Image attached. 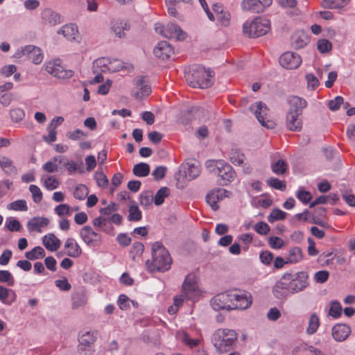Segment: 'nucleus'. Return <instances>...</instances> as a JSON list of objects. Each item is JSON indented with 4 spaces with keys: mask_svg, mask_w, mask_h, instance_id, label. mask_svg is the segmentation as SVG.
<instances>
[{
    "mask_svg": "<svg viewBox=\"0 0 355 355\" xmlns=\"http://www.w3.org/2000/svg\"><path fill=\"white\" fill-rule=\"evenodd\" d=\"M152 261L146 262L147 270L150 272H165L171 268L172 259L168 251L160 243L155 242L152 244Z\"/></svg>",
    "mask_w": 355,
    "mask_h": 355,
    "instance_id": "nucleus-1",
    "label": "nucleus"
},
{
    "mask_svg": "<svg viewBox=\"0 0 355 355\" xmlns=\"http://www.w3.org/2000/svg\"><path fill=\"white\" fill-rule=\"evenodd\" d=\"M214 72L210 69H205L201 65H193L189 71L185 73V78L188 84L193 87L205 89L213 84L212 78Z\"/></svg>",
    "mask_w": 355,
    "mask_h": 355,
    "instance_id": "nucleus-2",
    "label": "nucleus"
},
{
    "mask_svg": "<svg viewBox=\"0 0 355 355\" xmlns=\"http://www.w3.org/2000/svg\"><path fill=\"white\" fill-rule=\"evenodd\" d=\"M238 340V334L233 329H218L213 334L211 341L216 350L221 354L234 349Z\"/></svg>",
    "mask_w": 355,
    "mask_h": 355,
    "instance_id": "nucleus-3",
    "label": "nucleus"
},
{
    "mask_svg": "<svg viewBox=\"0 0 355 355\" xmlns=\"http://www.w3.org/2000/svg\"><path fill=\"white\" fill-rule=\"evenodd\" d=\"M270 28V23L268 19L257 17L250 23H244L243 33L249 37H258L266 35Z\"/></svg>",
    "mask_w": 355,
    "mask_h": 355,
    "instance_id": "nucleus-4",
    "label": "nucleus"
},
{
    "mask_svg": "<svg viewBox=\"0 0 355 355\" xmlns=\"http://www.w3.org/2000/svg\"><path fill=\"white\" fill-rule=\"evenodd\" d=\"M206 165L207 168L211 167L212 166H215L211 171L217 173L221 178L223 181V182H220L221 184L226 185L235 178L236 173L233 168L229 164L222 160L208 161Z\"/></svg>",
    "mask_w": 355,
    "mask_h": 355,
    "instance_id": "nucleus-5",
    "label": "nucleus"
},
{
    "mask_svg": "<svg viewBox=\"0 0 355 355\" xmlns=\"http://www.w3.org/2000/svg\"><path fill=\"white\" fill-rule=\"evenodd\" d=\"M96 339L97 331H81L78 334V352L80 354L86 355L88 352H92Z\"/></svg>",
    "mask_w": 355,
    "mask_h": 355,
    "instance_id": "nucleus-6",
    "label": "nucleus"
},
{
    "mask_svg": "<svg viewBox=\"0 0 355 355\" xmlns=\"http://www.w3.org/2000/svg\"><path fill=\"white\" fill-rule=\"evenodd\" d=\"M45 70L54 77L62 80H68L74 75L73 71L64 69L59 59L46 62L45 64Z\"/></svg>",
    "mask_w": 355,
    "mask_h": 355,
    "instance_id": "nucleus-7",
    "label": "nucleus"
},
{
    "mask_svg": "<svg viewBox=\"0 0 355 355\" xmlns=\"http://www.w3.org/2000/svg\"><path fill=\"white\" fill-rule=\"evenodd\" d=\"M252 112H254L256 118L261 124L262 126L267 128L268 129H272L275 126V123L273 121L266 120L267 119V115L268 109L266 104L262 102H257L250 107Z\"/></svg>",
    "mask_w": 355,
    "mask_h": 355,
    "instance_id": "nucleus-8",
    "label": "nucleus"
},
{
    "mask_svg": "<svg viewBox=\"0 0 355 355\" xmlns=\"http://www.w3.org/2000/svg\"><path fill=\"white\" fill-rule=\"evenodd\" d=\"M290 277V272L284 273L273 287L272 293L277 299H285L291 293V283L293 279H289Z\"/></svg>",
    "mask_w": 355,
    "mask_h": 355,
    "instance_id": "nucleus-9",
    "label": "nucleus"
},
{
    "mask_svg": "<svg viewBox=\"0 0 355 355\" xmlns=\"http://www.w3.org/2000/svg\"><path fill=\"white\" fill-rule=\"evenodd\" d=\"M134 87L131 94L137 99H142L151 93L150 86L148 84L146 76H137L133 80Z\"/></svg>",
    "mask_w": 355,
    "mask_h": 355,
    "instance_id": "nucleus-10",
    "label": "nucleus"
},
{
    "mask_svg": "<svg viewBox=\"0 0 355 355\" xmlns=\"http://www.w3.org/2000/svg\"><path fill=\"white\" fill-rule=\"evenodd\" d=\"M232 292H225L214 296L211 300V305L215 311L233 310Z\"/></svg>",
    "mask_w": 355,
    "mask_h": 355,
    "instance_id": "nucleus-11",
    "label": "nucleus"
},
{
    "mask_svg": "<svg viewBox=\"0 0 355 355\" xmlns=\"http://www.w3.org/2000/svg\"><path fill=\"white\" fill-rule=\"evenodd\" d=\"M16 56L17 58L26 56L35 64H40L44 58L41 49L34 45H27L21 48L16 53Z\"/></svg>",
    "mask_w": 355,
    "mask_h": 355,
    "instance_id": "nucleus-12",
    "label": "nucleus"
},
{
    "mask_svg": "<svg viewBox=\"0 0 355 355\" xmlns=\"http://www.w3.org/2000/svg\"><path fill=\"white\" fill-rule=\"evenodd\" d=\"M155 31L166 38H175L177 40H184L187 34L181 28L175 24L169 23L164 28L163 26L156 27Z\"/></svg>",
    "mask_w": 355,
    "mask_h": 355,
    "instance_id": "nucleus-13",
    "label": "nucleus"
},
{
    "mask_svg": "<svg viewBox=\"0 0 355 355\" xmlns=\"http://www.w3.org/2000/svg\"><path fill=\"white\" fill-rule=\"evenodd\" d=\"M308 278V274L304 271L295 274L291 273L289 279H293L291 283V293H298L306 288L309 285Z\"/></svg>",
    "mask_w": 355,
    "mask_h": 355,
    "instance_id": "nucleus-14",
    "label": "nucleus"
},
{
    "mask_svg": "<svg viewBox=\"0 0 355 355\" xmlns=\"http://www.w3.org/2000/svg\"><path fill=\"white\" fill-rule=\"evenodd\" d=\"M80 236L84 242L89 247L98 246L101 243V236L94 232L92 228L86 225L80 232Z\"/></svg>",
    "mask_w": 355,
    "mask_h": 355,
    "instance_id": "nucleus-15",
    "label": "nucleus"
},
{
    "mask_svg": "<svg viewBox=\"0 0 355 355\" xmlns=\"http://www.w3.org/2000/svg\"><path fill=\"white\" fill-rule=\"evenodd\" d=\"M279 62L282 67L287 69H293L300 65L302 59L297 53L288 51L280 56Z\"/></svg>",
    "mask_w": 355,
    "mask_h": 355,
    "instance_id": "nucleus-16",
    "label": "nucleus"
},
{
    "mask_svg": "<svg viewBox=\"0 0 355 355\" xmlns=\"http://www.w3.org/2000/svg\"><path fill=\"white\" fill-rule=\"evenodd\" d=\"M197 288L198 285L196 277L191 274L187 275L182 286V293L186 299L191 300Z\"/></svg>",
    "mask_w": 355,
    "mask_h": 355,
    "instance_id": "nucleus-17",
    "label": "nucleus"
},
{
    "mask_svg": "<svg viewBox=\"0 0 355 355\" xmlns=\"http://www.w3.org/2000/svg\"><path fill=\"white\" fill-rule=\"evenodd\" d=\"M233 309H245L252 304L251 296L247 293L238 294L232 292Z\"/></svg>",
    "mask_w": 355,
    "mask_h": 355,
    "instance_id": "nucleus-18",
    "label": "nucleus"
},
{
    "mask_svg": "<svg viewBox=\"0 0 355 355\" xmlns=\"http://www.w3.org/2000/svg\"><path fill=\"white\" fill-rule=\"evenodd\" d=\"M153 52L156 57L162 60L169 58L174 53L173 48L166 41L159 42L155 47Z\"/></svg>",
    "mask_w": 355,
    "mask_h": 355,
    "instance_id": "nucleus-19",
    "label": "nucleus"
},
{
    "mask_svg": "<svg viewBox=\"0 0 355 355\" xmlns=\"http://www.w3.org/2000/svg\"><path fill=\"white\" fill-rule=\"evenodd\" d=\"M41 17L44 24L53 26L60 23V16L51 8H45L41 13Z\"/></svg>",
    "mask_w": 355,
    "mask_h": 355,
    "instance_id": "nucleus-20",
    "label": "nucleus"
},
{
    "mask_svg": "<svg viewBox=\"0 0 355 355\" xmlns=\"http://www.w3.org/2000/svg\"><path fill=\"white\" fill-rule=\"evenodd\" d=\"M290 105L288 112L302 114V110L306 107V101L297 96H291L288 101Z\"/></svg>",
    "mask_w": 355,
    "mask_h": 355,
    "instance_id": "nucleus-21",
    "label": "nucleus"
},
{
    "mask_svg": "<svg viewBox=\"0 0 355 355\" xmlns=\"http://www.w3.org/2000/svg\"><path fill=\"white\" fill-rule=\"evenodd\" d=\"M350 328L344 324H336L332 329V336L337 341H344L350 334Z\"/></svg>",
    "mask_w": 355,
    "mask_h": 355,
    "instance_id": "nucleus-22",
    "label": "nucleus"
},
{
    "mask_svg": "<svg viewBox=\"0 0 355 355\" xmlns=\"http://www.w3.org/2000/svg\"><path fill=\"white\" fill-rule=\"evenodd\" d=\"M203 112V109L199 107H193L179 118V122L183 125H187L190 121L196 119H200V115Z\"/></svg>",
    "mask_w": 355,
    "mask_h": 355,
    "instance_id": "nucleus-23",
    "label": "nucleus"
},
{
    "mask_svg": "<svg viewBox=\"0 0 355 355\" xmlns=\"http://www.w3.org/2000/svg\"><path fill=\"white\" fill-rule=\"evenodd\" d=\"M64 248L67 250V255L73 258H78L82 254V250L75 239L68 238L64 243Z\"/></svg>",
    "mask_w": 355,
    "mask_h": 355,
    "instance_id": "nucleus-24",
    "label": "nucleus"
},
{
    "mask_svg": "<svg viewBox=\"0 0 355 355\" xmlns=\"http://www.w3.org/2000/svg\"><path fill=\"white\" fill-rule=\"evenodd\" d=\"M300 114L295 112H288L286 117V125L289 130L300 131L302 127L301 120L298 118Z\"/></svg>",
    "mask_w": 355,
    "mask_h": 355,
    "instance_id": "nucleus-25",
    "label": "nucleus"
},
{
    "mask_svg": "<svg viewBox=\"0 0 355 355\" xmlns=\"http://www.w3.org/2000/svg\"><path fill=\"white\" fill-rule=\"evenodd\" d=\"M49 223V220L47 218L34 217L28 222L27 227L30 232H41V228L47 226Z\"/></svg>",
    "mask_w": 355,
    "mask_h": 355,
    "instance_id": "nucleus-26",
    "label": "nucleus"
},
{
    "mask_svg": "<svg viewBox=\"0 0 355 355\" xmlns=\"http://www.w3.org/2000/svg\"><path fill=\"white\" fill-rule=\"evenodd\" d=\"M241 6L243 10L253 13H260L265 10V8L259 3L258 0H244Z\"/></svg>",
    "mask_w": 355,
    "mask_h": 355,
    "instance_id": "nucleus-27",
    "label": "nucleus"
},
{
    "mask_svg": "<svg viewBox=\"0 0 355 355\" xmlns=\"http://www.w3.org/2000/svg\"><path fill=\"white\" fill-rule=\"evenodd\" d=\"M43 244L50 251H55L60 247V241L53 234H49L43 237Z\"/></svg>",
    "mask_w": 355,
    "mask_h": 355,
    "instance_id": "nucleus-28",
    "label": "nucleus"
},
{
    "mask_svg": "<svg viewBox=\"0 0 355 355\" xmlns=\"http://www.w3.org/2000/svg\"><path fill=\"white\" fill-rule=\"evenodd\" d=\"M72 307L78 309L87 304V298L86 293L83 290L78 291L72 295Z\"/></svg>",
    "mask_w": 355,
    "mask_h": 355,
    "instance_id": "nucleus-29",
    "label": "nucleus"
},
{
    "mask_svg": "<svg viewBox=\"0 0 355 355\" xmlns=\"http://www.w3.org/2000/svg\"><path fill=\"white\" fill-rule=\"evenodd\" d=\"M0 166L2 170L8 175H16L17 168L13 165L12 161L6 156L0 157Z\"/></svg>",
    "mask_w": 355,
    "mask_h": 355,
    "instance_id": "nucleus-30",
    "label": "nucleus"
},
{
    "mask_svg": "<svg viewBox=\"0 0 355 355\" xmlns=\"http://www.w3.org/2000/svg\"><path fill=\"white\" fill-rule=\"evenodd\" d=\"M218 193H229V191L223 189H218L216 191L209 193L206 196L207 203L215 211L218 209V206L217 205V202L219 200Z\"/></svg>",
    "mask_w": 355,
    "mask_h": 355,
    "instance_id": "nucleus-31",
    "label": "nucleus"
},
{
    "mask_svg": "<svg viewBox=\"0 0 355 355\" xmlns=\"http://www.w3.org/2000/svg\"><path fill=\"white\" fill-rule=\"evenodd\" d=\"M187 167L185 170V176L191 180L199 176L200 173V166L198 163H187Z\"/></svg>",
    "mask_w": 355,
    "mask_h": 355,
    "instance_id": "nucleus-32",
    "label": "nucleus"
},
{
    "mask_svg": "<svg viewBox=\"0 0 355 355\" xmlns=\"http://www.w3.org/2000/svg\"><path fill=\"white\" fill-rule=\"evenodd\" d=\"M303 258L302 250L300 247H293L288 250L287 258L289 263H295L300 261Z\"/></svg>",
    "mask_w": 355,
    "mask_h": 355,
    "instance_id": "nucleus-33",
    "label": "nucleus"
},
{
    "mask_svg": "<svg viewBox=\"0 0 355 355\" xmlns=\"http://www.w3.org/2000/svg\"><path fill=\"white\" fill-rule=\"evenodd\" d=\"M62 33L67 40L75 39V35L78 33L77 26L74 24L64 25L62 27L59 33Z\"/></svg>",
    "mask_w": 355,
    "mask_h": 355,
    "instance_id": "nucleus-34",
    "label": "nucleus"
},
{
    "mask_svg": "<svg viewBox=\"0 0 355 355\" xmlns=\"http://www.w3.org/2000/svg\"><path fill=\"white\" fill-rule=\"evenodd\" d=\"M132 173L137 177H146L150 173V166L144 162L134 166Z\"/></svg>",
    "mask_w": 355,
    "mask_h": 355,
    "instance_id": "nucleus-35",
    "label": "nucleus"
},
{
    "mask_svg": "<svg viewBox=\"0 0 355 355\" xmlns=\"http://www.w3.org/2000/svg\"><path fill=\"white\" fill-rule=\"evenodd\" d=\"M44 256L45 251L40 246L35 247L31 250L28 251L25 253V257L28 260H35L39 258H43Z\"/></svg>",
    "mask_w": 355,
    "mask_h": 355,
    "instance_id": "nucleus-36",
    "label": "nucleus"
},
{
    "mask_svg": "<svg viewBox=\"0 0 355 355\" xmlns=\"http://www.w3.org/2000/svg\"><path fill=\"white\" fill-rule=\"evenodd\" d=\"M130 26L127 23L119 21L116 22L113 24L112 27V31L115 33V35L119 38H122L125 37L124 30H129Z\"/></svg>",
    "mask_w": 355,
    "mask_h": 355,
    "instance_id": "nucleus-37",
    "label": "nucleus"
},
{
    "mask_svg": "<svg viewBox=\"0 0 355 355\" xmlns=\"http://www.w3.org/2000/svg\"><path fill=\"white\" fill-rule=\"evenodd\" d=\"M229 157L231 162L235 165H241L245 159L244 154L235 149L230 150Z\"/></svg>",
    "mask_w": 355,
    "mask_h": 355,
    "instance_id": "nucleus-38",
    "label": "nucleus"
},
{
    "mask_svg": "<svg viewBox=\"0 0 355 355\" xmlns=\"http://www.w3.org/2000/svg\"><path fill=\"white\" fill-rule=\"evenodd\" d=\"M169 193V189L168 187H163L160 188L153 198L155 204L156 205H161L164 202L165 198H166Z\"/></svg>",
    "mask_w": 355,
    "mask_h": 355,
    "instance_id": "nucleus-39",
    "label": "nucleus"
},
{
    "mask_svg": "<svg viewBox=\"0 0 355 355\" xmlns=\"http://www.w3.org/2000/svg\"><path fill=\"white\" fill-rule=\"evenodd\" d=\"M287 168L288 164L284 160L281 159L271 165L272 172L279 175L284 174L286 171Z\"/></svg>",
    "mask_w": 355,
    "mask_h": 355,
    "instance_id": "nucleus-40",
    "label": "nucleus"
},
{
    "mask_svg": "<svg viewBox=\"0 0 355 355\" xmlns=\"http://www.w3.org/2000/svg\"><path fill=\"white\" fill-rule=\"evenodd\" d=\"M320 324L319 318L315 313H313L309 320V326L306 329L308 334H313L318 329Z\"/></svg>",
    "mask_w": 355,
    "mask_h": 355,
    "instance_id": "nucleus-41",
    "label": "nucleus"
},
{
    "mask_svg": "<svg viewBox=\"0 0 355 355\" xmlns=\"http://www.w3.org/2000/svg\"><path fill=\"white\" fill-rule=\"evenodd\" d=\"M140 204L144 207H148L152 205L153 201V193L151 191H143L140 195Z\"/></svg>",
    "mask_w": 355,
    "mask_h": 355,
    "instance_id": "nucleus-42",
    "label": "nucleus"
},
{
    "mask_svg": "<svg viewBox=\"0 0 355 355\" xmlns=\"http://www.w3.org/2000/svg\"><path fill=\"white\" fill-rule=\"evenodd\" d=\"M286 213L279 209H274L272 210L270 214L268 216V222L273 223L276 220H281L286 218Z\"/></svg>",
    "mask_w": 355,
    "mask_h": 355,
    "instance_id": "nucleus-43",
    "label": "nucleus"
},
{
    "mask_svg": "<svg viewBox=\"0 0 355 355\" xmlns=\"http://www.w3.org/2000/svg\"><path fill=\"white\" fill-rule=\"evenodd\" d=\"M89 193V189L85 184H78L73 192V196L78 200H84Z\"/></svg>",
    "mask_w": 355,
    "mask_h": 355,
    "instance_id": "nucleus-44",
    "label": "nucleus"
},
{
    "mask_svg": "<svg viewBox=\"0 0 355 355\" xmlns=\"http://www.w3.org/2000/svg\"><path fill=\"white\" fill-rule=\"evenodd\" d=\"M141 211L137 205H130L128 218L130 221H139L141 219Z\"/></svg>",
    "mask_w": 355,
    "mask_h": 355,
    "instance_id": "nucleus-45",
    "label": "nucleus"
},
{
    "mask_svg": "<svg viewBox=\"0 0 355 355\" xmlns=\"http://www.w3.org/2000/svg\"><path fill=\"white\" fill-rule=\"evenodd\" d=\"M8 209H12L14 211H27L28 207L26 205V202L24 200H17L8 205Z\"/></svg>",
    "mask_w": 355,
    "mask_h": 355,
    "instance_id": "nucleus-46",
    "label": "nucleus"
},
{
    "mask_svg": "<svg viewBox=\"0 0 355 355\" xmlns=\"http://www.w3.org/2000/svg\"><path fill=\"white\" fill-rule=\"evenodd\" d=\"M10 116L13 122L17 123L24 119L25 112L21 108H14L10 110Z\"/></svg>",
    "mask_w": 355,
    "mask_h": 355,
    "instance_id": "nucleus-47",
    "label": "nucleus"
},
{
    "mask_svg": "<svg viewBox=\"0 0 355 355\" xmlns=\"http://www.w3.org/2000/svg\"><path fill=\"white\" fill-rule=\"evenodd\" d=\"M267 184L272 188L280 191H284L286 188V183L276 178H269L267 180Z\"/></svg>",
    "mask_w": 355,
    "mask_h": 355,
    "instance_id": "nucleus-48",
    "label": "nucleus"
},
{
    "mask_svg": "<svg viewBox=\"0 0 355 355\" xmlns=\"http://www.w3.org/2000/svg\"><path fill=\"white\" fill-rule=\"evenodd\" d=\"M144 245L140 242H136L133 244L130 254L132 255V259L136 261L143 253Z\"/></svg>",
    "mask_w": 355,
    "mask_h": 355,
    "instance_id": "nucleus-49",
    "label": "nucleus"
},
{
    "mask_svg": "<svg viewBox=\"0 0 355 355\" xmlns=\"http://www.w3.org/2000/svg\"><path fill=\"white\" fill-rule=\"evenodd\" d=\"M0 282H6L8 286H13L15 279L8 270H0Z\"/></svg>",
    "mask_w": 355,
    "mask_h": 355,
    "instance_id": "nucleus-50",
    "label": "nucleus"
},
{
    "mask_svg": "<svg viewBox=\"0 0 355 355\" xmlns=\"http://www.w3.org/2000/svg\"><path fill=\"white\" fill-rule=\"evenodd\" d=\"M231 15L227 11H223L216 17L218 23L223 26H228L230 24Z\"/></svg>",
    "mask_w": 355,
    "mask_h": 355,
    "instance_id": "nucleus-51",
    "label": "nucleus"
},
{
    "mask_svg": "<svg viewBox=\"0 0 355 355\" xmlns=\"http://www.w3.org/2000/svg\"><path fill=\"white\" fill-rule=\"evenodd\" d=\"M317 47L320 53H327L331 49V43L326 39L319 40L318 41Z\"/></svg>",
    "mask_w": 355,
    "mask_h": 355,
    "instance_id": "nucleus-52",
    "label": "nucleus"
},
{
    "mask_svg": "<svg viewBox=\"0 0 355 355\" xmlns=\"http://www.w3.org/2000/svg\"><path fill=\"white\" fill-rule=\"evenodd\" d=\"M29 191L32 193L33 200L35 202L38 203L41 202L42 199V193L37 186L31 184L29 187Z\"/></svg>",
    "mask_w": 355,
    "mask_h": 355,
    "instance_id": "nucleus-53",
    "label": "nucleus"
},
{
    "mask_svg": "<svg viewBox=\"0 0 355 355\" xmlns=\"http://www.w3.org/2000/svg\"><path fill=\"white\" fill-rule=\"evenodd\" d=\"M97 184L100 187L106 188L109 181L106 175L103 172H96L94 175Z\"/></svg>",
    "mask_w": 355,
    "mask_h": 355,
    "instance_id": "nucleus-54",
    "label": "nucleus"
},
{
    "mask_svg": "<svg viewBox=\"0 0 355 355\" xmlns=\"http://www.w3.org/2000/svg\"><path fill=\"white\" fill-rule=\"evenodd\" d=\"M296 196L304 204H307L311 201L312 198V195L309 191H306L302 189H300L297 191Z\"/></svg>",
    "mask_w": 355,
    "mask_h": 355,
    "instance_id": "nucleus-55",
    "label": "nucleus"
},
{
    "mask_svg": "<svg viewBox=\"0 0 355 355\" xmlns=\"http://www.w3.org/2000/svg\"><path fill=\"white\" fill-rule=\"evenodd\" d=\"M254 230L261 235H266L270 232V227L266 223L261 221L255 225Z\"/></svg>",
    "mask_w": 355,
    "mask_h": 355,
    "instance_id": "nucleus-56",
    "label": "nucleus"
},
{
    "mask_svg": "<svg viewBox=\"0 0 355 355\" xmlns=\"http://www.w3.org/2000/svg\"><path fill=\"white\" fill-rule=\"evenodd\" d=\"M342 307L337 302H333L329 309V314L334 317L338 318L341 315Z\"/></svg>",
    "mask_w": 355,
    "mask_h": 355,
    "instance_id": "nucleus-57",
    "label": "nucleus"
},
{
    "mask_svg": "<svg viewBox=\"0 0 355 355\" xmlns=\"http://www.w3.org/2000/svg\"><path fill=\"white\" fill-rule=\"evenodd\" d=\"M87 136V134L84 132L83 130L80 129H77L74 131L68 132L67 134V137L68 139L71 140H78L82 137H85Z\"/></svg>",
    "mask_w": 355,
    "mask_h": 355,
    "instance_id": "nucleus-58",
    "label": "nucleus"
},
{
    "mask_svg": "<svg viewBox=\"0 0 355 355\" xmlns=\"http://www.w3.org/2000/svg\"><path fill=\"white\" fill-rule=\"evenodd\" d=\"M55 212L60 216H69L71 214L70 207L67 204H61L55 208Z\"/></svg>",
    "mask_w": 355,
    "mask_h": 355,
    "instance_id": "nucleus-59",
    "label": "nucleus"
},
{
    "mask_svg": "<svg viewBox=\"0 0 355 355\" xmlns=\"http://www.w3.org/2000/svg\"><path fill=\"white\" fill-rule=\"evenodd\" d=\"M59 185V181L53 176H49L44 181V186L48 190L55 189Z\"/></svg>",
    "mask_w": 355,
    "mask_h": 355,
    "instance_id": "nucleus-60",
    "label": "nucleus"
},
{
    "mask_svg": "<svg viewBox=\"0 0 355 355\" xmlns=\"http://www.w3.org/2000/svg\"><path fill=\"white\" fill-rule=\"evenodd\" d=\"M259 258L261 263L268 266L273 259V254L269 251H263L260 253Z\"/></svg>",
    "mask_w": 355,
    "mask_h": 355,
    "instance_id": "nucleus-61",
    "label": "nucleus"
},
{
    "mask_svg": "<svg viewBox=\"0 0 355 355\" xmlns=\"http://www.w3.org/2000/svg\"><path fill=\"white\" fill-rule=\"evenodd\" d=\"M329 276V273L327 270H320L315 273L314 279L317 283L325 282Z\"/></svg>",
    "mask_w": 355,
    "mask_h": 355,
    "instance_id": "nucleus-62",
    "label": "nucleus"
},
{
    "mask_svg": "<svg viewBox=\"0 0 355 355\" xmlns=\"http://www.w3.org/2000/svg\"><path fill=\"white\" fill-rule=\"evenodd\" d=\"M268 243H269V245H270V247L274 249H279L284 244V241L281 238L277 237V236L270 237V239L268 240Z\"/></svg>",
    "mask_w": 355,
    "mask_h": 355,
    "instance_id": "nucleus-63",
    "label": "nucleus"
},
{
    "mask_svg": "<svg viewBox=\"0 0 355 355\" xmlns=\"http://www.w3.org/2000/svg\"><path fill=\"white\" fill-rule=\"evenodd\" d=\"M343 98L341 96H336L334 100L329 101V108L332 111L338 110L340 105L343 103Z\"/></svg>",
    "mask_w": 355,
    "mask_h": 355,
    "instance_id": "nucleus-64",
    "label": "nucleus"
}]
</instances>
